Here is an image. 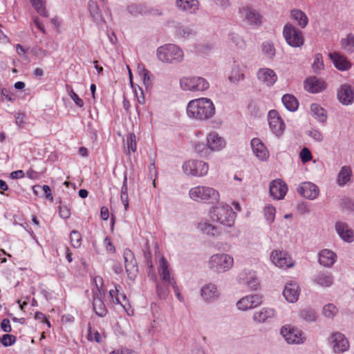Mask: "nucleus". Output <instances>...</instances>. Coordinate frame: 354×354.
Instances as JSON below:
<instances>
[{
    "label": "nucleus",
    "mask_w": 354,
    "mask_h": 354,
    "mask_svg": "<svg viewBox=\"0 0 354 354\" xmlns=\"http://www.w3.org/2000/svg\"><path fill=\"white\" fill-rule=\"evenodd\" d=\"M189 118L198 120H207L215 114V106L212 100L207 97L192 100L187 106Z\"/></svg>",
    "instance_id": "f257e3e1"
},
{
    "label": "nucleus",
    "mask_w": 354,
    "mask_h": 354,
    "mask_svg": "<svg viewBox=\"0 0 354 354\" xmlns=\"http://www.w3.org/2000/svg\"><path fill=\"white\" fill-rule=\"evenodd\" d=\"M209 216L212 221L219 223L227 227H232L234 224L236 214L233 211L231 206L222 204L212 207L209 210Z\"/></svg>",
    "instance_id": "f03ea898"
},
{
    "label": "nucleus",
    "mask_w": 354,
    "mask_h": 354,
    "mask_svg": "<svg viewBox=\"0 0 354 354\" xmlns=\"http://www.w3.org/2000/svg\"><path fill=\"white\" fill-rule=\"evenodd\" d=\"M190 198L196 202L215 203L220 200L218 191L208 186L198 185L189 191Z\"/></svg>",
    "instance_id": "7ed1b4c3"
},
{
    "label": "nucleus",
    "mask_w": 354,
    "mask_h": 354,
    "mask_svg": "<svg viewBox=\"0 0 354 354\" xmlns=\"http://www.w3.org/2000/svg\"><path fill=\"white\" fill-rule=\"evenodd\" d=\"M234 265V259L227 254L212 255L208 262L209 268L216 272H224L229 270Z\"/></svg>",
    "instance_id": "20e7f679"
},
{
    "label": "nucleus",
    "mask_w": 354,
    "mask_h": 354,
    "mask_svg": "<svg viewBox=\"0 0 354 354\" xmlns=\"http://www.w3.org/2000/svg\"><path fill=\"white\" fill-rule=\"evenodd\" d=\"M283 35L287 44L295 48H299L304 44L303 32L293 25L288 24L283 30Z\"/></svg>",
    "instance_id": "39448f33"
},
{
    "label": "nucleus",
    "mask_w": 354,
    "mask_h": 354,
    "mask_svg": "<svg viewBox=\"0 0 354 354\" xmlns=\"http://www.w3.org/2000/svg\"><path fill=\"white\" fill-rule=\"evenodd\" d=\"M181 88L185 91H203L209 88L207 80L201 77H183L180 81Z\"/></svg>",
    "instance_id": "423d86ee"
},
{
    "label": "nucleus",
    "mask_w": 354,
    "mask_h": 354,
    "mask_svg": "<svg viewBox=\"0 0 354 354\" xmlns=\"http://www.w3.org/2000/svg\"><path fill=\"white\" fill-rule=\"evenodd\" d=\"M183 170L187 175L203 176L209 170L208 165L201 160H189L183 165Z\"/></svg>",
    "instance_id": "0eeeda50"
},
{
    "label": "nucleus",
    "mask_w": 354,
    "mask_h": 354,
    "mask_svg": "<svg viewBox=\"0 0 354 354\" xmlns=\"http://www.w3.org/2000/svg\"><path fill=\"white\" fill-rule=\"evenodd\" d=\"M272 262L277 266L282 269H287L293 267L295 261L290 256L284 251L274 250L270 254Z\"/></svg>",
    "instance_id": "6e6552de"
},
{
    "label": "nucleus",
    "mask_w": 354,
    "mask_h": 354,
    "mask_svg": "<svg viewBox=\"0 0 354 354\" xmlns=\"http://www.w3.org/2000/svg\"><path fill=\"white\" fill-rule=\"evenodd\" d=\"M281 334L288 344H300L305 339L301 330L289 325L281 328Z\"/></svg>",
    "instance_id": "1a4fd4ad"
},
{
    "label": "nucleus",
    "mask_w": 354,
    "mask_h": 354,
    "mask_svg": "<svg viewBox=\"0 0 354 354\" xmlns=\"http://www.w3.org/2000/svg\"><path fill=\"white\" fill-rule=\"evenodd\" d=\"M124 259L127 276L129 279L134 280L138 273V267L136 259L131 250L127 249L124 251Z\"/></svg>",
    "instance_id": "9d476101"
},
{
    "label": "nucleus",
    "mask_w": 354,
    "mask_h": 354,
    "mask_svg": "<svg viewBox=\"0 0 354 354\" xmlns=\"http://www.w3.org/2000/svg\"><path fill=\"white\" fill-rule=\"evenodd\" d=\"M268 120L271 131L277 136H280L285 129V124L278 112L275 110L270 111L268 115Z\"/></svg>",
    "instance_id": "9b49d317"
},
{
    "label": "nucleus",
    "mask_w": 354,
    "mask_h": 354,
    "mask_svg": "<svg viewBox=\"0 0 354 354\" xmlns=\"http://www.w3.org/2000/svg\"><path fill=\"white\" fill-rule=\"evenodd\" d=\"M261 303V297L258 295H248L236 302V307L240 310L245 311L260 306Z\"/></svg>",
    "instance_id": "f8f14e48"
},
{
    "label": "nucleus",
    "mask_w": 354,
    "mask_h": 354,
    "mask_svg": "<svg viewBox=\"0 0 354 354\" xmlns=\"http://www.w3.org/2000/svg\"><path fill=\"white\" fill-rule=\"evenodd\" d=\"M330 344L336 353H343L349 348L348 341L344 335L340 333H335L331 335Z\"/></svg>",
    "instance_id": "ddd939ff"
},
{
    "label": "nucleus",
    "mask_w": 354,
    "mask_h": 354,
    "mask_svg": "<svg viewBox=\"0 0 354 354\" xmlns=\"http://www.w3.org/2000/svg\"><path fill=\"white\" fill-rule=\"evenodd\" d=\"M176 55L177 46L175 44H166L157 50V56L162 62H171L176 59Z\"/></svg>",
    "instance_id": "4468645a"
},
{
    "label": "nucleus",
    "mask_w": 354,
    "mask_h": 354,
    "mask_svg": "<svg viewBox=\"0 0 354 354\" xmlns=\"http://www.w3.org/2000/svg\"><path fill=\"white\" fill-rule=\"evenodd\" d=\"M297 192L303 197L310 200L316 198L319 193L318 187L310 182L301 183L297 187Z\"/></svg>",
    "instance_id": "2eb2a0df"
},
{
    "label": "nucleus",
    "mask_w": 354,
    "mask_h": 354,
    "mask_svg": "<svg viewBox=\"0 0 354 354\" xmlns=\"http://www.w3.org/2000/svg\"><path fill=\"white\" fill-rule=\"evenodd\" d=\"M287 192V185L281 180H274L270 185V194L274 199L283 198Z\"/></svg>",
    "instance_id": "dca6fc26"
},
{
    "label": "nucleus",
    "mask_w": 354,
    "mask_h": 354,
    "mask_svg": "<svg viewBox=\"0 0 354 354\" xmlns=\"http://www.w3.org/2000/svg\"><path fill=\"white\" fill-rule=\"evenodd\" d=\"M206 141L208 144L210 151H218L225 147V141L216 132H210L207 134Z\"/></svg>",
    "instance_id": "f3484780"
},
{
    "label": "nucleus",
    "mask_w": 354,
    "mask_h": 354,
    "mask_svg": "<svg viewBox=\"0 0 354 354\" xmlns=\"http://www.w3.org/2000/svg\"><path fill=\"white\" fill-rule=\"evenodd\" d=\"M258 80L267 86H272L277 81L276 73L270 68H260L257 72Z\"/></svg>",
    "instance_id": "a211bd4d"
},
{
    "label": "nucleus",
    "mask_w": 354,
    "mask_h": 354,
    "mask_svg": "<svg viewBox=\"0 0 354 354\" xmlns=\"http://www.w3.org/2000/svg\"><path fill=\"white\" fill-rule=\"evenodd\" d=\"M239 282L248 286L252 290H257L259 283L254 272L244 270L239 274Z\"/></svg>",
    "instance_id": "6ab92c4d"
},
{
    "label": "nucleus",
    "mask_w": 354,
    "mask_h": 354,
    "mask_svg": "<svg viewBox=\"0 0 354 354\" xmlns=\"http://www.w3.org/2000/svg\"><path fill=\"white\" fill-rule=\"evenodd\" d=\"M251 147L253 153L260 160H266L268 158V151L259 138H253L251 140Z\"/></svg>",
    "instance_id": "aec40b11"
},
{
    "label": "nucleus",
    "mask_w": 354,
    "mask_h": 354,
    "mask_svg": "<svg viewBox=\"0 0 354 354\" xmlns=\"http://www.w3.org/2000/svg\"><path fill=\"white\" fill-rule=\"evenodd\" d=\"M339 101L344 104L348 105L354 102V91L348 84L342 85L337 92Z\"/></svg>",
    "instance_id": "412c9836"
},
{
    "label": "nucleus",
    "mask_w": 354,
    "mask_h": 354,
    "mask_svg": "<svg viewBox=\"0 0 354 354\" xmlns=\"http://www.w3.org/2000/svg\"><path fill=\"white\" fill-rule=\"evenodd\" d=\"M326 83L317 78L316 77H310L304 82L305 89L312 93L321 92L326 88Z\"/></svg>",
    "instance_id": "4be33fe9"
},
{
    "label": "nucleus",
    "mask_w": 354,
    "mask_h": 354,
    "mask_svg": "<svg viewBox=\"0 0 354 354\" xmlns=\"http://www.w3.org/2000/svg\"><path fill=\"white\" fill-rule=\"evenodd\" d=\"M276 312L271 308H263L259 311H256L252 316L254 322L257 323H265L274 317Z\"/></svg>",
    "instance_id": "5701e85b"
},
{
    "label": "nucleus",
    "mask_w": 354,
    "mask_h": 354,
    "mask_svg": "<svg viewBox=\"0 0 354 354\" xmlns=\"http://www.w3.org/2000/svg\"><path fill=\"white\" fill-rule=\"evenodd\" d=\"M109 296L111 301L115 304H120L125 308L128 301L125 294L122 292V287L120 285H114V289L109 290Z\"/></svg>",
    "instance_id": "b1692460"
},
{
    "label": "nucleus",
    "mask_w": 354,
    "mask_h": 354,
    "mask_svg": "<svg viewBox=\"0 0 354 354\" xmlns=\"http://www.w3.org/2000/svg\"><path fill=\"white\" fill-rule=\"evenodd\" d=\"M283 297L290 303L297 301L299 295L298 285L295 282L288 283L283 292Z\"/></svg>",
    "instance_id": "393cba45"
},
{
    "label": "nucleus",
    "mask_w": 354,
    "mask_h": 354,
    "mask_svg": "<svg viewBox=\"0 0 354 354\" xmlns=\"http://www.w3.org/2000/svg\"><path fill=\"white\" fill-rule=\"evenodd\" d=\"M103 292L94 293L93 295L92 305L95 314L101 317H104L107 313V310L104 304L102 297Z\"/></svg>",
    "instance_id": "a878e982"
},
{
    "label": "nucleus",
    "mask_w": 354,
    "mask_h": 354,
    "mask_svg": "<svg viewBox=\"0 0 354 354\" xmlns=\"http://www.w3.org/2000/svg\"><path fill=\"white\" fill-rule=\"evenodd\" d=\"M329 57L335 66L339 71H346L351 67V64L346 57L338 53H330Z\"/></svg>",
    "instance_id": "bb28decb"
},
{
    "label": "nucleus",
    "mask_w": 354,
    "mask_h": 354,
    "mask_svg": "<svg viewBox=\"0 0 354 354\" xmlns=\"http://www.w3.org/2000/svg\"><path fill=\"white\" fill-rule=\"evenodd\" d=\"M337 256L333 251L324 249L319 254V262L325 267L332 266L336 261Z\"/></svg>",
    "instance_id": "cd10ccee"
},
{
    "label": "nucleus",
    "mask_w": 354,
    "mask_h": 354,
    "mask_svg": "<svg viewBox=\"0 0 354 354\" xmlns=\"http://www.w3.org/2000/svg\"><path fill=\"white\" fill-rule=\"evenodd\" d=\"M336 230L339 236L346 242H352L354 239L353 230L348 228L346 223L339 222L336 223Z\"/></svg>",
    "instance_id": "c85d7f7f"
},
{
    "label": "nucleus",
    "mask_w": 354,
    "mask_h": 354,
    "mask_svg": "<svg viewBox=\"0 0 354 354\" xmlns=\"http://www.w3.org/2000/svg\"><path fill=\"white\" fill-rule=\"evenodd\" d=\"M241 15L250 24H258L261 23V17L254 10L249 7H243L240 11Z\"/></svg>",
    "instance_id": "c756f323"
},
{
    "label": "nucleus",
    "mask_w": 354,
    "mask_h": 354,
    "mask_svg": "<svg viewBox=\"0 0 354 354\" xmlns=\"http://www.w3.org/2000/svg\"><path fill=\"white\" fill-rule=\"evenodd\" d=\"M199 3L197 0H178V10L187 13H194L198 10Z\"/></svg>",
    "instance_id": "7c9ffc66"
},
{
    "label": "nucleus",
    "mask_w": 354,
    "mask_h": 354,
    "mask_svg": "<svg viewBox=\"0 0 354 354\" xmlns=\"http://www.w3.org/2000/svg\"><path fill=\"white\" fill-rule=\"evenodd\" d=\"M218 295L217 288L214 284H207L201 289V296L205 301H212L215 299Z\"/></svg>",
    "instance_id": "2f4dec72"
},
{
    "label": "nucleus",
    "mask_w": 354,
    "mask_h": 354,
    "mask_svg": "<svg viewBox=\"0 0 354 354\" xmlns=\"http://www.w3.org/2000/svg\"><path fill=\"white\" fill-rule=\"evenodd\" d=\"M158 273L161 279L168 283H171L170 271L169 270L168 262L165 257L160 259L158 267Z\"/></svg>",
    "instance_id": "473e14b6"
},
{
    "label": "nucleus",
    "mask_w": 354,
    "mask_h": 354,
    "mask_svg": "<svg viewBox=\"0 0 354 354\" xmlns=\"http://www.w3.org/2000/svg\"><path fill=\"white\" fill-rule=\"evenodd\" d=\"M282 102L285 107L290 111H295L299 106V102L296 97L291 94H286L282 97Z\"/></svg>",
    "instance_id": "72a5a7b5"
},
{
    "label": "nucleus",
    "mask_w": 354,
    "mask_h": 354,
    "mask_svg": "<svg viewBox=\"0 0 354 354\" xmlns=\"http://www.w3.org/2000/svg\"><path fill=\"white\" fill-rule=\"evenodd\" d=\"M291 17L297 21L298 25L302 28H305L308 23L306 15L300 10L293 9L291 11Z\"/></svg>",
    "instance_id": "f704fd0d"
},
{
    "label": "nucleus",
    "mask_w": 354,
    "mask_h": 354,
    "mask_svg": "<svg viewBox=\"0 0 354 354\" xmlns=\"http://www.w3.org/2000/svg\"><path fill=\"white\" fill-rule=\"evenodd\" d=\"M310 111L313 117L319 122H324L327 119L326 111L318 104H313L310 106Z\"/></svg>",
    "instance_id": "c9c22d12"
},
{
    "label": "nucleus",
    "mask_w": 354,
    "mask_h": 354,
    "mask_svg": "<svg viewBox=\"0 0 354 354\" xmlns=\"http://www.w3.org/2000/svg\"><path fill=\"white\" fill-rule=\"evenodd\" d=\"M198 228L204 234L210 236H215L219 233L218 229L217 227L207 223V222H201L198 223Z\"/></svg>",
    "instance_id": "e433bc0d"
},
{
    "label": "nucleus",
    "mask_w": 354,
    "mask_h": 354,
    "mask_svg": "<svg viewBox=\"0 0 354 354\" xmlns=\"http://www.w3.org/2000/svg\"><path fill=\"white\" fill-rule=\"evenodd\" d=\"M127 10L133 16L147 15V6L144 4L132 3L127 7Z\"/></svg>",
    "instance_id": "4c0bfd02"
},
{
    "label": "nucleus",
    "mask_w": 354,
    "mask_h": 354,
    "mask_svg": "<svg viewBox=\"0 0 354 354\" xmlns=\"http://www.w3.org/2000/svg\"><path fill=\"white\" fill-rule=\"evenodd\" d=\"M342 48L347 53H353L354 51V36L348 34L346 38H343L341 41Z\"/></svg>",
    "instance_id": "58836bf2"
},
{
    "label": "nucleus",
    "mask_w": 354,
    "mask_h": 354,
    "mask_svg": "<svg viewBox=\"0 0 354 354\" xmlns=\"http://www.w3.org/2000/svg\"><path fill=\"white\" fill-rule=\"evenodd\" d=\"M351 175V169L348 167H343L340 170L337 183L339 185H344L348 181H349Z\"/></svg>",
    "instance_id": "ea45409f"
},
{
    "label": "nucleus",
    "mask_w": 354,
    "mask_h": 354,
    "mask_svg": "<svg viewBox=\"0 0 354 354\" xmlns=\"http://www.w3.org/2000/svg\"><path fill=\"white\" fill-rule=\"evenodd\" d=\"M32 189H33V193L35 195H38L39 189H41L44 192V198L51 203L53 202L54 198H53V194L51 193V189L48 185H44L41 186V185H37L33 187Z\"/></svg>",
    "instance_id": "a19ab883"
},
{
    "label": "nucleus",
    "mask_w": 354,
    "mask_h": 354,
    "mask_svg": "<svg viewBox=\"0 0 354 354\" xmlns=\"http://www.w3.org/2000/svg\"><path fill=\"white\" fill-rule=\"evenodd\" d=\"M315 281L323 287H328L333 283V277L329 274L319 273L316 277Z\"/></svg>",
    "instance_id": "79ce46f5"
},
{
    "label": "nucleus",
    "mask_w": 354,
    "mask_h": 354,
    "mask_svg": "<svg viewBox=\"0 0 354 354\" xmlns=\"http://www.w3.org/2000/svg\"><path fill=\"white\" fill-rule=\"evenodd\" d=\"M121 201L124 206L125 210H127L129 207V197H128V186H127V177L124 176L122 186L121 188L120 194Z\"/></svg>",
    "instance_id": "37998d69"
},
{
    "label": "nucleus",
    "mask_w": 354,
    "mask_h": 354,
    "mask_svg": "<svg viewBox=\"0 0 354 354\" xmlns=\"http://www.w3.org/2000/svg\"><path fill=\"white\" fill-rule=\"evenodd\" d=\"M88 10L91 13V17L93 20L96 22H98L101 20L102 16L100 12V8L97 4V3L94 1H89L88 4Z\"/></svg>",
    "instance_id": "c03bdc74"
},
{
    "label": "nucleus",
    "mask_w": 354,
    "mask_h": 354,
    "mask_svg": "<svg viewBox=\"0 0 354 354\" xmlns=\"http://www.w3.org/2000/svg\"><path fill=\"white\" fill-rule=\"evenodd\" d=\"M32 7L35 10L43 17H48V12L45 6V2L43 0H30Z\"/></svg>",
    "instance_id": "a18cd8bd"
},
{
    "label": "nucleus",
    "mask_w": 354,
    "mask_h": 354,
    "mask_svg": "<svg viewBox=\"0 0 354 354\" xmlns=\"http://www.w3.org/2000/svg\"><path fill=\"white\" fill-rule=\"evenodd\" d=\"M312 68L315 73H318L324 68L323 57L321 53H316L314 55L313 62L312 63Z\"/></svg>",
    "instance_id": "49530a36"
},
{
    "label": "nucleus",
    "mask_w": 354,
    "mask_h": 354,
    "mask_svg": "<svg viewBox=\"0 0 354 354\" xmlns=\"http://www.w3.org/2000/svg\"><path fill=\"white\" fill-rule=\"evenodd\" d=\"M276 209L271 205H266L263 209V214L266 221L269 224L274 222L275 218Z\"/></svg>",
    "instance_id": "de8ad7c7"
},
{
    "label": "nucleus",
    "mask_w": 354,
    "mask_h": 354,
    "mask_svg": "<svg viewBox=\"0 0 354 354\" xmlns=\"http://www.w3.org/2000/svg\"><path fill=\"white\" fill-rule=\"evenodd\" d=\"M263 53L268 58H272L275 55L273 44L270 41L263 42L262 44Z\"/></svg>",
    "instance_id": "09e8293b"
},
{
    "label": "nucleus",
    "mask_w": 354,
    "mask_h": 354,
    "mask_svg": "<svg viewBox=\"0 0 354 354\" xmlns=\"http://www.w3.org/2000/svg\"><path fill=\"white\" fill-rule=\"evenodd\" d=\"M194 149L201 156H206L211 153L207 142L206 144L203 142L196 143Z\"/></svg>",
    "instance_id": "8fccbe9b"
},
{
    "label": "nucleus",
    "mask_w": 354,
    "mask_h": 354,
    "mask_svg": "<svg viewBox=\"0 0 354 354\" xmlns=\"http://www.w3.org/2000/svg\"><path fill=\"white\" fill-rule=\"evenodd\" d=\"M92 285L94 286L92 288L93 295H94V293L102 292L104 283L101 277L96 276L93 277L92 279Z\"/></svg>",
    "instance_id": "3c124183"
},
{
    "label": "nucleus",
    "mask_w": 354,
    "mask_h": 354,
    "mask_svg": "<svg viewBox=\"0 0 354 354\" xmlns=\"http://www.w3.org/2000/svg\"><path fill=\"white\" fill-rule=\"evenodd\" d=\"M71 243V245L75 248H78L81 246L82 244V235L77 230H73L70 234Z\"/></svg>",
    "instance_id": "603ef678"
},
{
    "label": "nucleus",
    "mask_w": 354,
    "mask_h": 354,
    "mask_svg": "<svg viewBox=\"0 0 354 354\" xmlns=\"http://www.w3.org/2000/svg\"><path fill=\"white\" fill-rule=\"evenodd\" d=\"M66 90L68 93L69 96L73 100L75 104L80 108L84 106V102L74 91L73 88L70 85H66Z\"/></svg>",
    "instance_id": "864d4df0"
},
{
    "label": "nucleus",
    "mask_w": 354,
    "mask_h": 354,
    "mask_svg": "<svg viewBox=\"0 0 354 354\" xmlns=\"http://www.w3.org/2000/svg\"><path fill=\"white\" fill-rule=\"evenodd\" d=\"M244 75L241 72L240 68L238 66H235L232 68L231 75L229 77L230 80L232 82H237L241 80H243Z\"/></svg>",
    "instance_id": "5fc2aeb1"
},
{
    "label": "nucleus",
    "mask_w": 354,
    "mask_h": 354,
    "mask_svg": "<svg viewBox=\"0 0 354 354\" xmlns=\"http://www.w3.org/2000/svg\"><path fill=\"white\" fill-rule=\"evenodd\" d=\"M146 259V266L147 267V272L149 277H151L153 279L156 278V272L153 268V262L151 254H145Z\"/></svg>",
    "instance_id": "6e6d98bb"
},
{
    "label": "nucleus",
    "mask_w": 354,
    "mask_h": 354,
    "mask_svg": "<svg viewBox=\"0 0 354 354\" xmlns=\"http://www.w3.org/2000/svg\"><path fill=\"white\" fill-rule=\"evenodd\" d=\"M337 313V308L332 304H328L323 308V314L326 317L333 318Z\"/></svg>",
    "instance_id": "4d7b16f0"
},
{
    "label": "nucleus",
    "mask_w": 354,
    "mask_h": 354,
    "mask_svg": "<svg viewBox=\"0 0 354 354\" xmlns=\"http://www.w3.org/2000/svg\"><path fill=\"white\" fill-rule=\"evenodd\" d=\"M127 145L129 153L130 151L136 152L137 150L136 136L135 133H131L127 138Z\"/></svg>",
    "instance_id": "13d9d810"
},
{
    "label": "nucleus",
    "mask_w": 354,
    "mask_h": 354,
    "mask_svg": "<svg viewBox=\"0 0 354 354\" xmlns=\"http://www.w3.org/2000/svg\"><path fill=\"white\" fill-rule=\"evenodd\" d=\"M88 339L95 341L97 343H100L102 341L100 333L97 330L92 329L91 326L88 328Z\"/></svg>",
    "instance_id": "bf43d9fd"
},
{
    "label": "nucleus",
    "mask_w": 354,
    "mask_h": 354,
    "mask_svg": "<svg viewBox=\"0 0 354 354\" xmlns=\"http://www.w3.org/2000/svg\"><path fill=\"white\" fill-rule=\"evenodd\" d=\"M301 317L308 322H313L316 319V313L314 310H304L301 313Z\"/></svg>",
    "instance_id": "052dcab7"
},
{
    "label": "nucleus",
    "mask_w": 354,
    "mask_h": 354,
    "mask_svg": "<svg viewBox=\"0 0 354 354\" xmlns=\"http://www.w3.org/2000/svg\"><path fill=\"white\" fill-rule=\"evenodd\" d=\"M299 157L301 158L302 163L304 164H306V162L310 161L313 158V156L310 151L306 147H304L301 149V151L299 153Z\"/></svg>",
    "instance_id": "680f3d73"
},
{
    "label": "nucleus",
    "mask_w": 354,
    "mask_h": 354,
    "mask_svg": "<svg viewBox=\"0 0 354 354\" xmlns=\"http://www.w3.org/2000/svg\"><path fill=\"white\" fill-rule=\"evenodd\" d=\"M15 342L16 337L9 334L3 335L1 339V342L4 346H12Z\"/></svg>",
    "instance_id": "e2e57ef3"
},
{
    "label": "nucleus",
    "mask_w": 354,
    "mask_h": 354,
    "mask_svg": "<svg viewBox=\"0 0 354 354\" xmlns=\"http://www.w3.org/2000/svg\"><path fill=\"white\" fill-rule=\"evenodd\" d=\"M230 39L239 48H243L245 46V42L242 38L235 33H231Z\"/></svg>",
    "instance_id": "0e129e2a"
},
{
    "label": "nucleus",
    "mask_w": 354,
    "mask_h": 354,
    "mask_svg": "<svg viewBox=\"0 0 354 354\" xmlns=\"http://www.w3.org/2000/svg\"><path fill=\"white\" fill-rule=\"evenodd\" d=\"M59 214L62 218L66 219L71 215V210L66 205H60L59 207Z\"/></svg>",
    "instance_id": "69168bd1"
},
{
    "label": "nucleus",
    "mask_w": 354,
    "mask_h": 354,
    "mask_svg": "<svg viewBox=\"0 0 354 354\" xmlns=\"http://www.w3.org/2000/svg\"><path fill=\"white\" fill-rule=\"evenodd\" d=\"M308 136L313 138L315 140L320 142L323 140L322 133L316 129H312L309 131Z\"/></svg>",
    "instance_id": "338daca9"
},
{
    "label": "nucleus",
    "mask_w": 354,
    "mask_h": 354,
    "mask_svg": "<svg viewBox=\"0 0 354 354\" xmlns=\"http://www.w3.org/2000/svg\"><path fill=\"white\" fill-rule=\"evenodd\" d=\"M35 319L43 323H46L49 328L50 327V323L44 313L41 312H36L35 314Z\"/></svg>",
    "instance_id": "774afa93"
}]
</instances>
